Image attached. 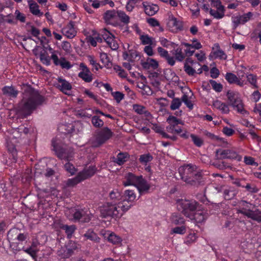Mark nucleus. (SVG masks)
Listing matches in <instances>:
<instances>
[{"label": "nucleus", "mask_w": 261, "mask_h": 261, "mask_svg": "<svg viewBox=\"0 0 261 261\" xmlns=\"http://www.w3.org/2000/svg\"><path fill=\"white\" fill-rule=\"evenodd\" d=\"M81 71L79 73L78 76L87 83H90L93 80L92 73L87 66L82 63L80 65Z\"/></svg>", "instance_id": "obj_18"}, {"label": "nucleus", "mask_w": 261, "mask_h": 261, "mask_svg": "<svg viewBox=\"0 0 261 261\" xmlns=\"http://www.w3.org/2000/svg\"><path fill=\"white\" fill-rule=\"evenodd\" d=\"M112 95L117 103H119L124 97V95L119 91L112 92Z\"/></svg>", "instance_id": "obj_57"}, {"label": "nucleus", "mask_w": 261, "mask_h": 261, "mask_svg": "<svg viewBox=\"0 0 261 261\" xmlns=\"http://www.w3.org/2000/svg\"><path fill=\"white\" fill-rule=\"evenodd\" d=\"M100 58L101 62L105 65L108 66L110 63L109 58L106 53H102L100 54Z\"/></svg>", "instance_id": "obj_61"}, {"label": "nucleus", "mask_w": 261, "mask_h": 261, "mask_svg": "<svg viewBox=\"0 0 261 261\" xmlns=\"http://www.w3.org/2000/svg\"><path fill=\"white\" fill-rule=\"evenodd\" d=\"M244 187L245 188L248 192L251 193H255L258 191V188L253 184H247Z\"/></svg>", "instance_id": "obj_60"}, {"label": "nucleus", "mask_w": 261, "mask_h": 261, "mask_svg": "<svg viewBox=\"0 0 261 261\" xmlns=\"http://www.w3.org/2000/svg\"><path fill=\"white\" fill-rule=\"evenodd\" d=\"M212 88L217 92H220L223 89V86L220 83H218L214 80H211L209 81Z\"/></svg>", "instance_id": "obj_48"}, {"label": "nucleus", "mask_w": 261, "mask_h": 261, "mask_svg": "<svg viewBox=\"0 0 261 261\" xmlns=\"http://www.w3.org/2000/svg\"><path fill=\"white\" fill-rule=\"evenodd\" d=\"M50 58L45 52H41L40 54V59L41 62L46 65H49L50 63Z\"/></svg>", "instance_id": "obj_50"}, {"label": "nucleus", "mask_w": 261, "mask_h": 261, "mask_svg": "<svg viewBox=\"0 0 261 261\" xmlns=\"http://www.w3.org/2000/svg\"><path fill=\"white\" fill-rule=\"evenodd\" d=\"M225 79L229 84H234L238 80V77L233 73L227 72L225 75Z\"/></svg>", "instance_id": "obj_54"}, {"label": "nucleus", "mask_w": 261, "mask_h": 261, "mask_svg": "<svg viewBox=\"0 0 261 261\" xmlns=\"http://www.w3.org/2000/svg\"><path fill=\"white\" fill-rule=\"evenodd\" d=\"M181 105V101L178 98H174L171 102L170 109L172 110L178 109Z\"/></svg>", "instance_id": "obj_53"}, {"label": "nucleus", "mask_w": 261, "mask_h": 261, "mask_svg": "<svg viewBox=\"0 0 261 261\" xmlns=\"http://www.w3.org/2000/svg\"><path fill=\"white\" fill-rule=\"evenodd\" d=\"M73 132L64 133L60 132L55 138L51 140L53 150L57 156L60 160H65L67 162L64 165L65 169L71 175L75 173L76 169L74 165L69 162L72 160L74 156L73 150L65 145V138L71 137Z\"/></svg>", "instance_id": "obj_1"}, {"label": "nucleus", "mask_w": 261, "mask_h": 261, "mask_svg": "<svg viewBox=\"0 0 261 261\" xmlns=\"http://www.w3.org/2000/svg\"><path fill=\"white\" fill-rule=\"evenodd\" d=\"M77 244L75 241L69 240L67 244L65 246L68 250V252L71 256H72L74 253V251L77 249Z\"/></svg>", "instance_id": "obj_40"}, {"label": "nucleus", "mask_w": 261, "mask_h": 261, "mask_svg": "<svg viewBox=\"0 0 261 261\" xmlns=\"http://www.w3.org/2000/svg\"><path fill=\"white\" fill-rule=\"evenodd\" d=\"M178 209L187 217H190L199 208V203L194 200L180 199L177 202Z\"/></svg>", "instance_id": "obj_7"}, {"label": "nucleus", "mask_w": 261, "mask_h": 261, "mask_svg": "<svg viewBox=\"0 0 261 261\" xmlns=\"http://www.w3.org/2000/svg\"><path fill=\"white\" fill-rule=\"evenodd\" d=\"M30 12L34 15L41 16L43 15V12H41L39 9V6L37 4L32 1L28 2Z\"/></svg>", "instance_id": "obj_35"}, {"label": "nucleus", "mask_w": 261, "mask_h": 261, "mask_svg": "<svg viewBox=\"0 0 261 261\" xmlns=\"http://www.w3.org/2000/svg\"><path fill=\"white\" fill-rule=\"evenodd\" d=\"M136 198V194L134 190H126L124 193V198L120 201L121 207L127 212L133 205Z\"/></svg>", "instance_id": "obj_11"}, {"label": "nucleus", "mask_w": 261, "mask_h": 261, "mask_svg": "<svg viewBox=\"0 0 261 261\" xmlns=\"http://www.w3.org/2000/svg\"><path fill=\"white\" fill-rule=\"evenodd\" d=\"M147 22L151 27H158L159 30L160 32L163 31L164 29H163V27H162L160 25L159 22L154 18H150L148 19Z\"/></svg>", "instance_id": "obj_49"}, {"label": "nucleus", "mask_w": 261, "mask_h": 261, "mask_svg": "<svg viewBox=\"0 0 261 261\" xmlns=\"http://www.w3.org/2000/svg\"><path fill=\"white\" fill-rule=\"evenodd\" d=\"M141 176L142 175L136 176L133 173L129 172L125 175L123 184L125 187L131 185L136 186Z\"/></svg>", "instance_id": "obj_22"}, {"label": "nucleus", "mask_w": 261, "mask_h": 261, "mask_svg": "<svg viewBox=\"0 0 261 261\" xmlns=\"http://www.w3.org/2000/svg\"><path fill=\"white\" fill-rule=\"evenodd\" d=\"M201 65L197 62H195L191 59L188 58L186 60L184 63V70L185 72L189 76H194L196 74L195 69L197 67H200Z\"/></svg>", "instance_id": "obj_17"}, {"label": "nucleus", "mask_w": 261, "mask_h": 261, "mask_svg": "<svg viewBox=\"0 0 261 261\" xmlns=\"http://www.w3.org/2000/svg\"><path fill=\"white\" fill-rule=\"evenodd\" d=\"M182 101L185 103V104L190 109H192L193 108V105L191 102V101L189 99L188 96L184 94L182 97Z\"/></svg>", "instance_id": "obj_64"}, {"label": "nucleus", "mask_w": 261, "mask_h": 261, "mask_svg": "<svg viewBox=\"0 0 261 261\" xmlns=\"http://www.w3.org/2000/svg\"><path fill=\"white\" fill-rule=\"evenodd\" d=\"M87 212V211L84 209H76L73 214L74 222H89L91 219L92 215Z\"/></svg>", "instance_id": "obj_16"}, {"label": "nucleus", "mask_w": 261, "mask_h": 261, "mask_svg": "<svg viewBox=\"0 0 261 261\" xmlns=\"http://www.w3.org/2000/svg\"><path fill=\"white\" fill-rule=\"evenodd\" d=\"M172 231L174 233L184 234L186 231L185 226L182 225L180 227H175L172 229Z\"/></svg>", "instance_id": "obj_58"}, {"label": "nucleus", "mask_w": 261, "mask_h": 261, "mask_svg": "<svg viewBox=\"0 0 261 261\" xmlns=\"http://www.w3.org/2000/svg\"><path fill=\"white\" fill-rule=\"evenodd\" d=\"M240 203L242 206H245L246 208H243L241 210H239L238 211L239 213L247 216L248 218L255 220L258 222H261V212L258 210L254 211L250 210L251 208L254 207V206L246 201H242Z\"/></svg>", "instance_id": "obj_9"}, {"label": "nucleus", "mask_w": 261, "mask_h": 261, "mask_svg": "<svg viewBox=\"0 0 261 261\" xmlns=\"http://www.w3.org/2000/svg\"><path fill=\"white\" fill-rule=\"evenodd\" d=\"M114 69L118 73V75L123 78L126 77L127 74L120 66H116Z\"/></svg>", "instance_id": "obj_59"}, {"label": "nucleus", "mask_w": 261, "mask_h": 261, "mask_svg": "<svg viewBox=\"0 0 261 261\" xmlns=\"http://www.w3.org/2000/svg\"><path fill=\"white\" fill-rule=\"evenodd\" d=\"M136 187L141 195L147 193L148 191L150 188V185L147 183V181L143 178L142 176L140 178Z\"/></svg>", "instance_id": "obj_27"}, {"label": "nucleus", "mask_w": 261, "mask_h": 261, "mask_svg": "<svg viewBox=\"0 0 261 261\" xmlns=\"http://www.w3.org/2000/svg\"><path fill=\"white\" fill-rule=\"evenodd\" d=\"M120 202L118 203L106 201L99 207L100 215L102 218L108 217L117 218L121 217L126 213L123 208L121 207Z\"/></svg>", "instance_id": "obj_5"}, {"label": "nucleus", "mask_w": 261, "mask_h": 261, "mask_svg": "<svg viewBox=\"0 0 261 261\" xmlns=\"http://www.w3.org/2000/svg\"><path fill=\"white\" fill-rule=\"evenodd\" d=\"M47 49L49 51V53L51 54L50 58L53 60L54 64L56 66H60L62 68L65 69H69L72 65L70 63L67 61L66 59L64 57H61L59 59L58 57V51L54 50L51 47L48 46Z\"/></svg>", "instance_id": "obj_12"}, {"label": "nucleus", "mask_w": 261, "mask_h": 261, "mask_svg": "<svg viewBox=\"0 0 261 261\" xmlns=\"http://www.w3.org/2000/svg\"><path fill=\"white\" fill-rule=\"evenodd\" d=\"M3 93L11 97H16L18 94V92L14 87L11 86H5L2 89Z\"/></svg>", "instance_id": "obj_37"}, {"label": "nucleus", "mask_w": 261, "mask_h": 261, "mask_svg": "<svg viewBox=\"0 0 261 261\" xmlns=\"http://www.w3.org/2000/svg\"><path fill=\"white\" fill-rule=\"evenodd\" d=\"M108 240L109 242L113 244H118L122 241L121 238L114 232H111L109 234L108 237Z\"/></svg>", "instance_id": "obj_46"}, {"label": "nucleus", "mask_w": 261, "mask_h": 261, "mask_svg": "<svg viewBox=\"0 0 261 261\" xmlns=\"http://www.w3.org/2000/svg\"><path fill=\"white\" fill-rule=\"evenodd\" d=\"M7 238L10 242L11 241H17L18 242H16V245H19L20 243L22 245L23 242H27L29 239V234L23 230L14 227L8 232Z\"/></svg>", "instance_id": "obj_8"}, {"label": "nucleus", "mask_w": 261, "mask_h": 261, "mask_svg": "<svg viewBox=\"0 0 261 261\" xmlns=\"http://www.w3.org/2000/svg\"><path fill=\"white\" fill-rule=\"evenodd\" d=\"M190 137H191L192 140L194 144L196 146L201 147L203 145V140L201 138H200L194 134H190Z\"/></svg>", "instance_id": "obj_51"}, {"label": "nucleus", "mask_w": 261, "mask_h": 261, "mask_svg": "<svg viewBox=\"0 0 261 261\" xmlns=\"http://www.w3.org/2000/svg\"><path fill=\"white\" fill-rule=\"evenodd\" d=\"M57 254L60 258H68L71 256L65 246L59 248L57 250Z\"/></svg>", "instance_id": "obj_43"}, {"label": "nucleus", "mask_w": 261, "mask_h": 261, "mask_svg": "<svg viewBox=\"0 0 261 261\" xmlns=\"http://www.w3.org/2000/svg\"><path fill=\"white\" fill-rule=\"evenodd\" d=\"M92 123L96 127H101L103 124L102 120L96 116H94L92 118Z\"/></svg>", "instance_id": "obj_56"}, {"label": "nucleus", "mask_w": 261, "mask_h": 261, "mask_svg": "<svg viewBox=\"0 0 261 261\" xmlns=\"http://www.w3.org/2000/svg\"><path fill=\"white\" fill-rule=\"evenodd\" d=\"M244 163L247 165H250L252 166L257 167L258 164L255 162L254 159L250 156H245L244 158Z\"/></svg>", "instance_id": "obj_52"}, {"label": "nucleus", "mask_w": 261, "mask_h": 261, "mask_svg": "<svg viewBox=\"0 0 261 261\" xmlns=\"http://www.w3.org/2000/svg\"><path fill=\"white\" fill-rule=\"evenodd\" d=\"M168 24L171 31L173 32H177L181 31L182 29V22L178 20L172 14L169 16Z\"/></svg>", "instance_id": "obj_20"}, {"label": "nucleus", "mask_w": 261, "mask_h": 261, "mask_svg": "<svg viewBox=\"0 0 261 261\" xmlns=\"http://www.w3.org/2000/svg\"><path fill=\"white\" fill-rule=\"evenodd\" d=\"M247 81L252 85L256 87V80L257 76L256 75L250 74L247 76Z\"/></svg>", "instance_id": "obj_62"}, {"label": "nucleus", "mask_w": 261, "mask_h": 261, "mask_svg": "<svg viewBox=\"0 0 261 261\" xmlns=\"http://www.w3.org/2000/svg\"><path fill=\"white\" fill-rule=\"evenodd\" d=\"M142 6L145 13L148 16L154 15L159 10V8L158 5L148 2H143L142 3Z\"/></svg>", "instance_id": "obj_23"}, {"label": "nucleus", "mask_w": 261, "mask_h": 261, "mask_svg": "<svg viewBox=\"0 0 261 261\" xmlns=\"http://www.w3.org/2000/svg\"><path fill=\"white\" fill-rule=\"evenodd\" d=\"M228 102L234 110L244 116L247 115L248 112L244 108V104L240 94L237 91H228L226 94Z\"/></svg>", "instance_id": "obj_6"}, {"label": "nucleus", "mask_w": 261, "mask_h": 261, "mask_svg": "<svg viewBox=\"0 0 261 261\" xmlns=\"http://www.w3.org/2000/svg\"><path fill=\"white\" fill-rule=\"evenodd\" d=\"M191 220H194L197 223H202L206 219V213L204 210H201L200 205L196 211L189 217Z\"/></svg>", "instance_id": "obj_24"}, {"label": "nucleus", "mask_w": 261, "mask_h": 261, "mask_svg": "<svg viewBox=\"0 0 261 261\" xmlns=\"http://www.w3.org/2000/svg\"><path fill=\"white\" fill-rule=\"evenodd\" d=\"M153 156L148 153L141 155L139 157V161L141 164L146 165L147 164L151 162Z\"/></svg>", "instance_id": "obj_44"}, {"label": "nucleus", "mask_w": 261, "mask_h": 261, "mask_svg": "<svg viewBox=\"0 0 261 261\" xmlns=\"http://www.w3.org/2000/svg\"><path fill=\"white\" fill-rule=\"evenodd\" d=\"M61 32L63 35L66 36L67 38H73L77 33V31L74 28V22L70 21L67 25L62 29Z\"/></svg>", "instance_id": "obj_19"}, {"label": "nucleus", "mask_w": 261, "mask_h": 261, "mask_svg": "<svg viewBox=\"0 0 261 261\" xmlns=\"http://www.w3.org/2000/svg\"><path fill=\"white\" fill-rule=\"evenodd\" d=\"M173 55L174 56L175 59L179 62H182L186 58V55L182 51V49L180 47L174 49Z\"/></svg>", "instance_id": "obj_38"}, {"label": "nucleus", "mask_w": 261, "mask_h": 261, "mask_svg": "<svg viewBox=\"0 0 261 261\" xmlns=\"http://www.w3.org/2000/svg\"><path fill=\"white\" fill-rule=\"evenodd\" d=\"M171 221L174 225H181L185 223V220L180 214L174 213L172 215Z\"/></svg>", "instance_id": "obj_36"}, {"label": "nucleus", "mask_w": 261, "mask_h": 261, "mask_svg": "<svg viewBox=\"0 0 261 261\" xmlns=\"http://www.w3.org/2000/svg\"><path fill=\"white\" fill-rule=\"evenodd\" d=\"M116 14L117 12L114 10H108L105 13L103 18L107 22H110L116 17Z\"/></svg>", "instance_id": "obj_41"}, {"label": "nucleus", "mask_w": 261, "mask_h": 261, "mask_svg": "<svg viewBox=\"0 0 261 261\" xmlns=\"http://www.w3.org/2000/svg\"><path fill=\"white\" fill-rule=\"evenodd\" d=\"M5 134L6 151L0 156V161L5 165L11 166L18 159L17 144L19 142L20 132H6Z\"/></svg>", "instance_id": "obj_2"}, {"label": "nucleus", "mask_w": 261, "mask_h": 261, "mask_svg": "<svg viewBox=\"0 0 261 261\" xmlns=\"http://www.w3.org/2000/svg\"><path fill=\"white\" fill-rule=\"evenodd\" d=\"M60 228L64 230L67 235V238L69 239H71L74 233L76 227L74 225H68L66 224H61L60 226Z\"/></svg>", "instance_id": "obj_32"}, {"label": "nucleus", "mask_w": 261, "mask_h": 261, "mask_svg": "<svg viewBox=\"0 0 261 261\" xmlns=\"http://www.w3.org/2000/svg\"><path fill=\"white\" fill-rule=\"evenodd\" d=\"M214 55L216 58H219L220 59H226L227 58L226 55L224 53V52L221 49H218L214 51Z\"/></svg>", "instance_id": "obj_63"}, {"label": "nucleus", "mask_w": 261, "mask_h": 261, "mask_svg": "<svg viewBox=\"0 0 261 261\" xmlns=\"http://www.w3.org/2000/svg\"><path fill=\"white\" fill-rule=\"evenodd\" d=\"M112 135L113 132H96L90 139L92 146L99 147L109 139Z\"/></svg>", "instance_id": "obj_10"}, {"label": "nucleus", "mask_w": 261, "mask_h": 261, "mask_svg": "<svg viewBox=\"0 0 261 261\" xmlns=\"http://www.w3.org/2000/svg\"><path fill=\"white\" fill-rule=\"evenodd\" d=\"M160 133L163 138L175 141L177 139V134L175 132H156Z\"/></svg>", "instance_id": "obj_42"}, {"label": "nucleus", "mask_w": 261, "mask_h": 261, "mask_svg": "<svg viewBox=\"0 0 261 261\" xmlns=\"http://www.w3.org/2000/svg\"><path fill=\"white\" fill-rule=\"evenodd\" d=\"M142 65L144 68L147 69H155L158 68L159 66L158 62L155 59L150 58H148Z\"/></svg>", "instance_id": "obj_31"}, {"label": "nucleus", "mask_w": 261, "mask_h": 261, "mask_svg": "<svg viewBox=\"0 0 261 261\" xmlns=\"http://www.w3.org/2000/svg\"><path fill=\"white\" fill-rule=\"evenodd\" d=\"M140 39L143 45H152L154 47L156 45V41L155 39L150 37L148 35H142L140 36Z\"/></svg>", "instance_id": "obj_34"}, {"label": "nucleus", "mask_w": 261, "mask_h": 261, "mask_svg": "<svg viewBox=\"0 0 261 261\" xmlns=\"http://www.w3.org/2000/svg\"><path fill=\"white\" fill-rule=\"evenodd\" d=\"M45 101V98L39 92L29 87L23 94V98L19 104V109L23 114L30 115L38 107Z\"/></svg>", "instance_id": "obj_3"}, {"label": "nucleus", "mask_w": 261, "mask_h": 261, "mask_svg": "<svg viewBox=\"0 0 261 261\" xmlns=\"http://www.w3.org/2000/svg\"><path fill=\"white\" fill-rule=\"evenodd\" d=\"M82 181H83V180L78 173L74 177L68 179L67 181L66 185L68 187H73Z\"/></svg>", "instance_id": "obj_39"}, {"label": "nucleus", "mask_w": 261, "mask_h": 261, "mask_svg": "<svg viewBox=\"0 0 261 261\" xmlns=\"http://www.w3.org/2000/svg\"><path fill=\"white\" fill-rule=\"evenodd\" d=\"M197 167L191 164H185L178 169L181 179L192 186H198L202 182L201 172L196 170Z\"/></svg>", "instance_id": "obj_4"}, {"label": "nucleus", "mask_w": 261, "mask_h": 261, "mask_svg": "<svg viewBox=\"0 0 261 261\" xmlns=\"http://www.w3.org/2000/svg\"><path fill=\"white\" fill-rule=\"evenodd\" d=\"M253 16L251 12H247L242 15H233L231 17V22L233 29L235 30L239 25L244 24L248 22Z\"/></svg>", "instance_id": "obj_14"}, {"label": "nucleus", "mask_w": 261, "mask_h": 261, "mask_svg": "<svg viewBox=\"0 0 261 261\" xmlns=\"http://www.w3.org/2000/svg\"><path fill=\"white\" fill-rule=\"evenodd\" d=\"M117 14L122 22L126 24L129 23L130 18L124 11L121 10L118 11Z\"/></svg>", "instance_id": "obj_45"}, {"label": "nucleus", "mask_w": 261, "mask_h": 261, "mask_svg": "<svg viewBox=\"0 0 261 261\" xmlns=\"http://www.w3.org/2000/svg\"><path fill=\"white\" fill-rule=\"evenodd\" d=\"M100 35L112 49L116 50L118 48L119 45L115 40L114 36L108 30L106 29L102 30Z\"/></svg>", "instance_id": "obj_15"}, {"label": "nucleus", "mask_w": 261, "mask_h": 261, "mask_svg": "<svg viewBox=\"0 0 261 261\" xmlns=\"http://www.w3.org/2000/svg\"><path fill=\"white\" fill-rule=\"evenodd\" d=\"M121 193L118 189H113L110 192L107 201H110L112 203H118L121 199Z\"/></svg>", "instance_id": "obj_28"}, {"label": "nucleus", "mask_w": 261, "mask_h": 261, "mask_svg": "<svg viewBox=\"0 0 261 261\" xmlns=\"http://www.w3.org/2000/svg\"><path fill=\"white\" fill-rule=\"evenodd\" d=\"M97 170V169L95 165H91L89 167H85L79 173L83 180H84L92 177L96 173Z\"/></svg>", "instance_id": "obj_21"}, {"label": "nucleus", "mask_w": 261, "mask_h": 261, "mask_svg": "<svg viewBox=\"0 0 261 261\" xmlns=\"http://www.w3.org/2000/svg\"><path fill=\"white\" fill-rule=\"evenodd\" d=\"M129 159V155L127 152H120L113 162L119 166L123 165Z\"/></svg>", "instance_id": "obj_30"}, {"label": "nucleus", "mask_w": 261, "mask_h": 261, "mask_svg": "<svg viewBox=\"0 0 261 261\" xmlns=\"http://www.w3.org/2000/svg\"><path fill=\"white\" fill-rule=\"evenodd\" d=\"M10 247L15 251H20L23 249L24 252L30 254L33 258H35L37 255V252L34 249H33L32 247H29L24 249L23 246L21 244L20 246L19 245H16V243H12L10 244Z\"/></svg>", "instance_id": "obj_25"}, {"label": "nucleus", "mask_w": 261, "mask_h": 261, "mask_svg": "<svg viewBox=\"0 0 261 261\" xmlns=\"http://www.w3.org/2000/svg\"><path fill=\"white\" fill-rule=\"evenodd\" d=\"M133 110L139 115H144L146 117H151L150 113L146 110V108L140 105L135 104L133 106Z\"/></svg>", "instance_id": "obj_33"}, {"label": "nucleus", "mask_w": 261, "mask_h": 261, "mask_svg": "<svg viewBox=\"0 0 261 261\" xmlns=\"http://www.w3.org/2000/svg\"><path fill=\"white\" fill-rule=\"evenodd\" d=\"M216 156L220 159H235L239 161L242 159V156L239 155L236 151L230 149H217L216 151Z\"/></svg>", "instance_id": "obj_13"}, {"label": "nucleus", "mask_w": 261, "mask_h": 261, "mask_svg": "<svg viewBox=\"0 0 261 261\" xmlns=\"http://www.w3.org/2000/svg\"><path fill=\"white\" fill-rule=\"evenodd\" d=\"M210 14L215 18L220 19L222 18L224 16V10H210Z\"/></svg>", "instance_id": "obj_47"}, {"label": "nucleus", "mask_w": 261, "mask_h": 261, "mask_svg": "<svg viewBox=\"0 0 261 261\" xmlns=\"http://www.w3.org/2000/svg\"><path fill=\"white\" fill-rule=\"evenodd\" d=\"M84 240H89L94 243H99L100 238L98 236L93 229H89L83 235Z\"/></svg>", "instance_id": "obj_29"}, {"label": "nucleus", "mask_w": 261, "mask_h": 261, "mask_svg": "<svg viewBox=\"0 0 261 261\" xmlns=\"http://www.w3.org/2000/svg\"><path fill=\"white\" fill-rule=\"evenodd\" d=\"M88 59L90 64L93 66V69H95L96 71L98 70L99 68H102L100 64L94 59L93 57L89 56L88 57Z\"/></svg>", "instance_id": "obj_55"}, {"label": "nucleus", "mask_w": 261, "mask_h": 261, "mask_svg": "<svg viewBox=\"0 0 261 261\" xmlns=\"http://www.w3.org/2000/svg\"><path fill=\"white\" fill-rule=\"evenodd\" d=\"M58 88L64 93L70 95V91L72 88L71 85L67 81L61 78H58Z\"/></svg>", "instance_id": "obj_26"}]
</instances>
